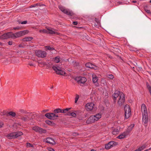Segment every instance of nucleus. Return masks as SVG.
Segmentation results:
<instances>
[{
    "label": "nucleus",
    "mask_w": 151,
    "mask_h": 151,
    "mask_svg": "<svg viewBox=\"0 0 151 151\" xmlns=\"http://www.w3.org/2000/svg\"><path fill=\"white\" fill-rule=\"evenodd\" d=\"M60 108H58L54 110L53 112L54 113H46L45 114V116L46 117L50 119H56L57 118L59 117V116L58 115H56L55 114L60 113Z\"/></svg>",
    "instance_id": "nucleus-1"
},
{
    "label": "nucleus",
    "mask_w": 151,
    "mask_h": 151,
    "mask_svg": "<svg viewBox=\"0 0 151 151\" xmlns=\"http://www.w3.org/2000/svg\"><path fill=\"white\" fill-rule=\"evenodd\" d=\"M23 135V133L21 131H17L10 133L7 135V137L9 139L17 138Z\"/></svg>",
    "instance_id": "nucleus-2"
},
{
    "label": "nucleus",
    "mask_w": 151,
    "mask_h": 151,
    "mask_svg": "<svg viewBox=\"0 0 151 151\" xmlns=\"http://www.w3.org/2000/svg\"><path fill=\"white\" fill-rule=\"evenodd\" d=\"M29 32V31L28 30H26L17 32L15 33H13L12 32V38H15L20 37L28 34Z\"/></svg>",
    "instance_id": "nucleus-3"
},
{
    "label": "nucleus",
    "mask_w": 151,
    "mask_h": 151,
    "mask_svg": "<svg viewBox=\"0 0 151 151\" xmlns=\"http://www.w3.org/2000/svg\"><path fill=\"white\" fill-rule=\"evenodd\" d=\"M124 116L126 119H128L131 115V110L129 106L126 104L124 107Z\"/></svg>",
    "instance_id": "nucleus-4"
},
{
    "label": "nucleus",
    "mask_w": 151,
    "mask_h": 151,
    "mask_svg": "<svg viewBox=\"0 0 151 151\" xmlns=\"http://www.w3.org/2000/svg\"><path fill=\"white\" fill-rule=\"evenodd\" d=\"M32 129L35 131L36 132L39 133L41 134H45L47 132V130L46 129L41 128L38 126L33 127Z\"/></svg>",
    "instance_id": "nucleus-5"
},
{
    "label": "nucleus",
    "mask_w": 151,
    "mask_h": 151,
    "mask_svg": "<svg viewBox=\"0 0 151 151\" xmlns=\"http://www.w3.org/2000/svg\"><path fill=\"white\" fill-rule=\"evenodd\" d=\"M35 54L36 56L38 57L42 58H45L47 55L45 51H42L41 50L36 51Z\"/></svg>",
    "instance_id": "nucleus-6"
},
{
    "label": "nucleus",
    "mask_w": 151,
    "mask_h": 151,
    "mask_svg": "<svg viewBox=\"0 0 151 151\" xmlns=\"http://www.w3.org/2000/svg\"><path fill=\"white\" fill-rule=\"evenodd\" d=\"M125 95L122 92L119 96V98L117 102L118 105L119 106H121L125 102Z\"/></svg>",
    "instance_id": "nucleus-7"
},
{
    "label": "nucleus",
    "mask_w": 151,
    "mask_h": 151,
    "mask_svg": "<svg viewBox=\"0 0 151 151\" xmlns=\"http://www.w3.org/2000/svg\"><path fill=\"white\" fill-rule=\"evenodd\" d=\"M12 32H7L2 35L0 36V39L4 40L10 38H12Z\"/></svg>",
    "instance_id": "nucleus-8"
},
{
    "label": "nucleus",
    "mask_w": 151,
    "mask_h": 151,
    "mask_svg": "<svg viewBox=\"0 0 151 151\" xmlns=\"http://www.w3.org/2000/svg\"><path fill=\"white\" fill-rule=\"evenodd\" d=\"M134 126V124H131L130 126L128 127L126 131L123 132V134L125 135L126 137L129 134L131 131L133 129Z\"/></svg>",
    "instance_id": "nucleus-9"
},
{
    "label": "nucleus",
    "mask_w": 151,
    "mask_h": 151,
    "mask_svg": "<svg viewBox=\"0 0 151 151\" xmlns=\"http://www.w3.org/2000/svg\"><path fill=\"white\" fill-rule=\"evenodd\" d=\"M76 80L78 83L84 84L87 81V79L84 77L79 76L76 77Z\"/></svg>",
    "instance_id": "nucleus-10"
},
{
    "label": "nucleus",
    "mask_w": 151,
    "mask_h": 151,
    "mask_svg": "<svg viewBox=\"0 0 151 151\" xmlns=\"http://www.w3.org/2000/svg\"><path fill=\"white\" fill-rule=\"evenodd\" d=\"M117 144V143L115 142L110 141L105 145V148L106 150H108Z\"/></svg>",
    "instance_id": "nucleus-11"
},
{
    "label": "nucleus",
    "mask_w": 151,
    "mask_h": 151,
    "mask_svg": "<svg viewBox=\"0 0 151 151\" xmlns=\"http://www.w3.org/2000/svg\"><path fill=\"white\" fill-rule=\"evenodd\" d=\"M94 106V104L93 103H88L85 106L86 110L88 111H92Z\"/></svg>",
    "instance_id": "nucleus-12"
},
{
    "label": "nucleus",
    "mask_w": 151,
    "mask_h": 151,
    "mask_svg": "<svg viewBox=\"0 0 151 151\" xmlns=\"http://www.w3.org/2000/svg\"><path fill=\"white\" fill-rule=\"evenodd\" d=\"M52 68L56 72V74H57L64 75L65 73L64 71H62V70H59L57 67L55 66H52Z\"/></svg>",
    "instance_id": "nucleus-13"
},
{
    "label": "nucleus",
    "mask_w": 151,
    "mask_h": 151,
    "mask_svg": "<svg viewBox=\"0 0 151 151\" xmlns=\"http://www.w3.org/2000/svg\"><path fill=\"white\" fill-rule=\"evenodd\" d=\"M142 116L143 122H144V124H147L148 122V114H142Z\"/></svg>",
    "instance_id": "nucleus-14"
},
{
    "label": "nucleus",
    "mask_w": 151,
    "mask_h": 151,
    "mask_svg": "<svg viewBox=\"0 0 151 151\" xmlns=\"http://www.w3.org/2000/svg\"><path fill=\"white\" fill-rule=\"evenodd\" d=\"M32 118L30 115H25L22 116L21 117V119L24 122H28Z\"/></svg>",
    "instance_id": "nucleus-15"
},
{
    "label": "nucleus",
    "mask_w": 151,
    "mask_h": 151,
    "mask_svg": "<svg viewBox=\"0 0 151 151\" xmlns=\"http://www.w3.org/2000/svg\"><path fill=\"white\" fill-rule=\"evenodd\" d=\"M46 142L47 143H49L52 145H55V142L53 138L48 137L46 139Z\"/></svg>",
    "instance_id": "nucleus-16"
},
{
    "label": "nucleus",
    "mask_w": 151,
    "mask_h": 151,
    "mask_svg": "<svg viewBox=\"0 0 151 151\" xmlns=\"http://www.w3.org/2000/svg\"><path fill=\"white\" fill-rule=\"evenodd\" d=\"M93 116H91L86 121V122L87 124H90L94 123L95 121Z\"/></svg>",
    "instance_id": "nucleus-17"
},
{
    "label": "nucleus",
    "mask_w": 151,
    "mask_h": 151,
    "mask_svg": "<svg viewBox=\"0 0 151 151\" xmlns=\"http://www.w3.org/2000/svg\"><path fill=\"white\" fill-rule=\"evenodd\" d=\"M141 109L142 111V114H147V107L145 104H142Z\"/></svg>",
    "instance_id": "nucleus-18"
},
{
    "label": "nucleus",
    "mask_w": 151,
    "mask_h": 151,
    "mask_svg": "<svg viewBox=\"0 0 151 151\" xmlns=\"http://www.w3.org/2000/svg\"><path fill=\"white\" fill-rule=\"evenodd\" d=\"M75 112H72L70 113V112H69L68 111L67 113V114H65V115L69 116H72L74 117H76V113H77V112H78V111H73Z\"/></svg>",
    "instance_id": "nucleus-19"
},
{
    "label": "nucleus",
    "mask_w": 151,
    "mask_h": 151,
    "mask_svg": "<svg viewBox=\"0 0 151 151\" xmlns=\"http://www.w3.org/2000/svg\"><path fill=\"white\" fill-rule=\"evenodd\" d=\"M93 116L94 119L96 121L98 120L101 117V113H99L96 114Z\"/></svg>",
    "instance_id": "nucleus-20"
},
{
    "label": "nucleus",
    "mask_w": 151,
    "mask_h": 151,
    "mask_svg": "<svg viewBox=\"0 0 151 151\" xmlns=\"http://www.w3.org/2000/svg\"><path fill=\"white\" fill-rule=\"evenodd\" d=\"M86 66L90 68H94L96 66L90 62L86 63L85 64Z\"/></svg>",
    "instance_id": "nucleus-21"
},
{
    "label": "nucleus",
    "mask_w": 151,
    "mask_h": 151,
    "mask_svg": "<svg viewBox=\"0 0 151 151\" xmlns=\"http://www.w3.org/2000/svg\"><path fill=\"white\" fill-rule=\"evenodd\" d=\"M63 13L67 15L70 16H73L75 14L72 11H70L66 9L65 10V12H64Z\"/></svg>",
    "instance_id": "nucleus-22"
},
{
    "label": "nucleus",
    "mask_w": 151,
    "mask_h": 151,
    "mask_svg": "<svg viewBox=\"0 0 151 151\" xmlns=\"http://www.w3.org/2000/svg\"><path fill=\"white\" fill-rule=\"evenodd\" d=\"M33 38L32 37H27L22 39V41L23 42L30 41L33 40Z\"/></svg>",
    "instance_id": "nucleus-23"
},
{
    "label": "nucleus",
    "mask_w": 151,
    "mask_h": 151,
    "mask_svg": "<svg viewBox=\"0 0 151 151\" xmlns=\"http://www.w3.org/2000/svg\"><path fill=\"white\" fill-rule=\"evenodd\" d=\"M4 115H5L7 116H8V115H9L13 117H14L16 116V113L15 112L13 111H10L8 113H6Z\"/></svg>",
    "instance_id": "nucleus-24"
},
{
    "label": "nucleus",
    "mask_w": 151,
    "mask_h": 151,
    "mask_svg": "<svg viewBox=\"0 0 151 151\" xmlns=\"http://www.w3.org/2000/svg\"><path fill=\"white\" fill-rule=\"evenodd\" d=\"M121 93H120L119 91H118V93H117L115 92L113 94L112 96L113 98L116 99L118 96L119 97L120 95L121 94Z\"/></svg>",
    "instance_id": "nucleus-25"
},
{
    "label": "nucleus",
    "mask_w": 151,
    "mask_h": 151,
    "mask_svg": "<svg viewBox=\"0 0 151 151\" xmlns=\"http://www.w3.org/2000/svg\"><path fill=\"white\" fill-rule=\"evenodd\" d=\"M71 109V108H66L64 109H60V113H66L67 114L68 112Z\"/></svg>",
    "instance_id": "nucleus-26"
},
{
    "label": "nucleus",
    "mask_w": 151,
    "mask_h": 151,
    "mask_svg": "<svg viewBox=\"0 0 151 151\" xmlns=\"http://www.w3.org/2000/svg\"><path fill=\"white\" fill-rule=\"evenodd\" d=\"M119 130L118 128H115L113 129L112 133L114 135H116L119 134Z\"/></svg>",
    "instance_id": "nucleus-27"
},
{
    "label": "nucleus",
    "mask_w": 151,
    "mask_h": 151,
    "mask_svg": "<svg viewBox=\"0 0 151 151\" xmlns=\"http://www.w3.org/2000/svg\"><path fill=\"white\" fill-rule=\"evenodd\" d=\"M147 146L146 144L143 145L141 147H139L138 149H136L137 151H141L145 149Z\"/></svg>",
    "instance_id": "nucleus-28"
},
{
    "label": "nucleus",
    "mask_w": 151,
    "mask_h": 151,
    "mask_svg": "<svg viewBox=\"0 0 151 151\" xmlns=\"http://www.w3.org/2000/svg\"><path fill=\"white\" fill-rule=\"evenodd\" d=\"M146 85L147 86V88L148 90L150 93V95L151 96V86L149 85L148 82H146Z\"/></svg>",
    "instance_id": "nucleus-29"
},
{
    "label": "nucleus",
    "mask_w": 151,
    "mask_h": 151,
    "mask_svg": "<svg viewBox=\"0 0 151 151\" xmlns=\"http://www.w3.org/2000/svg\"><path fill=\"white\" fill-rule=\"evenodd\" d=\"M46 50H55V48L53 47H51L50 46H46L45 47Z\"/></svg>",
    "instance_id": "nucleus-30"
},
{
    "label": "nucleus",
    "mask_w": 151,
    "mask_h": 151,
    "mask_svg": "<svg viewBox=\"0 0 151 151\" xmlns=\"http://www.w3.org/2000/svg\"><path fill=\"white\" fill-rule=\"evenodd\" d=\"M126 137L125 136V135H124V134H123V133L117 136V138L119 139H122L125 138Z\"/></svg>",
    "instance_id": "nucleus-31"
},
{
    "label": "nucleus",
    "mask_w": 151,
    "mask_h": 151,
    "mask_svg": "<svg viewBox=\"0 0 151 151\" xmlns=\"http://www.w3.org/2000/svg\"><path fill=\"white\" fill-rule=\"evenodd\" d=\"M59 9L63 13L64 12H65V10L66 9H65V8L62 5H59L58 6Z\"/></svg>",
    "instance_id": "nucleus-32"
},
{
    "label": "nucleus",
    "mask_w": 151,
    "mask_h": 151,
    "mask_svg": "<svg viewBox=\"0 0 151 151\" xmlns=\"http://www.w3.org/2000/svg\"><path fill=\"white\" fill-rule=\"evenodd\" d=\"M49 33L50 34L59 35V33L57 32H54L51 29H49Z\"/></svg>",
    "instance_id": "nucleus-33"
},
{
    "label": "nucleus",
    "mask_w": 151,
    "mask_h": 151,
    "mask_svg": "<svg viewBox=\"0 0 151 151\" xmlns=\"http://www.w3.org/2000/svg\"><path fill=\"white\" fill-rule=\"evenodd\" d=\"M148 6L146 5L144 7V9L145 11L148 14L150 13V10L147 9Z\"/></svg>",
    "instance_id": "nucleus-34"
},
{
    "label": "nucleus",
    "mask_w": 151,
    "mask_h": 151,
    "mask_svg": "<svg viewBox=\"0 0 151 151\" xmlns=\"http://www.w3.org/2000/svg\"><path fill=\"white\" fill-rule=\"evenodd\" d=\"M54 61L56 63H58L60 62V58L58 57H56L54 59Z\"/></svg>",
    "instance_id": "nucleus-35"
},
{
    "label": "nucleus",
    "mask_w": 151,
    "mask_h": 151,
    "mask_svg": "<svg viewBox=\"0 0 151 151\" xmlns=\"http://www.w3.org/2000/svg\"><path fill=\"white\" fill-rule=\"evenodd\" d=\"M98 78L97 76H96L95 77H93V83H95L96 82H97V81H98Z\"/></svg>",
    "instance_id": "nucleus-36"
},
{
    "label": "nucleus",
    "mask_w": 151,
    "mask_h": 151,
    "mask_svg": "<svg viewBox=\"0 0 151 151\" xmlns=\"http://www.w3.org/2000/svg\"><path fill=\"white\" fill-rule=\"evenodd\" d=\"M27 147H34L33 145L30 143H27Z\"/></svg>",
    "instance_id": "nucleus-37"
},
{
    "label": "nucleus",
    "mask_w": 151,
    "mask_h": 151,
    "mask_svg": "<svg viewBox=\"0 0 151 151\" xmlns=\"http://www.w3.org/2000/svg\"><path fill=\"white\" fill-rule=\"evenodd\" d=\"M45 122L46 124L49 125L52 124L53 123L50 120H46L45 121Z\"/></svg>",
    "instance_id": "nucleus-38"
},
{
    "label": "nucleus",
    "mask_w": 151,
    "mask_h": 151,
    "mask_svg": "<svg viewBox=\"0 0 151 151\" xmlns=\"http://www.w3.org/2000/svg\"><path fill=\"white\" fill-rule=\"evenodd\" d=\"M108 77L110 79H112L114 78V76L112 74H109L108 75Z\"/></svg>",
    "instance_id": "nucleus-39"
},
{
    "label": "nucleus",
    "mask_w": 151,
    "mask_h": 151,
    "mask_svg": "<svg viewBox=\"0 0 151 151\" xmlns=\"http://www.w3.org/2000/svg\"><path fill=\"white\" fill-rule=\"evenodd\" d=\"M24 52L23 51H22L21 50H18L17 52V53L20 55H21Z\"/></svg>",
    "instance_id": "nucleus-40"
},
{
    "label": "nucleus",
    "mask_w": 151,
    "mask_h": 151,
    "mask_svg": "<svg viewBox=\"0 0 151 151\" xmlns=\"http://www.w3.org/2000/svg\"><path fill=\"white\" fill-rule=\"evenodd\" d=\"M79 95L77 94H76V97L75 98V103H76L77 102V101L79 99Z\"/></svg>",
    "instance_id": "nucleus-41"
},
{
    "label": "nucleus",
    "mask_w": 151,
    "mask_h": 151,
    "mask_svg": "<svg viewBox=\"0 0 151 151\" xmlns=\"http://www.w3.org/2000/svg\"><path fill=\"white\" fill-rule=\"evenodd\" d=\"M39 5V4L38 3H36V4H32L30 6V8H32V7H35Z\"/></svg>",
    "instance_id": "nucleus-42"
},
{
    "label": "nucleus",
    "mask_w": 151,
    "mask_h": 151,
    "mask_svg": "<svg viewBox=\"0 0 151 151\" xmlns=\"http://www.w3.org/2000/svg\"><path fill=\"white\" fill-rule=\"evenodd\" d=\"M13 29H14V30H16V29L19 30V29H21V28L20 27H19L17 26V27H14Z\"/></svg>",
    "instance_id": "nucleus-43"
},
{
    "label": "nucleus",
    "mask_w": 151,
    "mask_h": 151,
    "mask_svg": "<svg viewBox=\"0 0 151 151\" xmlns=\"http://www.w3.org/2000/svg\"><path fill=\"white\" fill-rule=\"evenodd\" d=\"M113 48L114 49H112V50H113V51L114 52L117 51V52H119V49H118L117 48L113 47Z\"/></svg>",
    "instance_id": "nucleus-44"
},
{
    "label": "nucleus",
    "mask_w": 151,
    "mask_h": 151,
    "mask_svg": "<svg viewBox=\"0 0 151 151\" xmlns=\"http://www.w3.org/2000/svg\"><path fill=\"white\" fill-rule=\"evenodd\" d=\"M95 21L98 24H100V22L99 20L97 18H95Z\"/></svg>",
    "instance_id": "nucleus-45"
},
{
    "label": "nucleus",
    "mask_w": 151,
    "mask_h": 151,
    "mask_svg": "<svg viewBox=\"0 0 151 151\" xmlns=\"http://www.w3.org/2000/svg\"><path fill=\"white\" fill-rule=\"evenodd\" d=\"M78 24V22L77 21H74L73 22V24L74 25H76Z\"/></svg>",
    "instance_id": "nucleus-46"
},
{
    "label": "nucleus",
    "mask_w": 151,
    "mask_h": 151,
    "mask_svg": "<svg viewBox=\"0 0 151 151\" xmlns=\"http://www.w3.org/2000/svg\"><path fill=\"white\" fill-rule=\"evenodd\" d=\"M4 125V124L3 122L0 121V128H1Z\"/></svg>",
    "instance_id": "nucleus-47"
},
{
    "label": "nucleus",
    "mask_w": 151,
    "mask_h": 151,
    "mask_svg": "<svg viewBox=\"0 0 151 151\" xmlns=\"http://www.w3.org/2000/svg\"><path fill=\"white\" fill-rule=\"evenodd\" d=\"M27 21H25L23 22H21L22 24H26L27 23Z\"/></svg>",
    "instance_id": "nucleus-48"
},
{
    "label": "nucleus",
    "mask_w": 151,
    "mask_h": 151,
    "mask_svg": "<svg viewBox=\"0 0 151 151\" xmlns=\"http://www.w3.org/2000/svg\"><path fill=\"white\" fill-rule=\"evenodd\" d=\"M48 150L49 151H55L54 149L51 148H49Z\"/></svg>",
    "instance_id": "nucleus-49"
},
{
    "label": "nucleus",
    "mask_w": 151,
    "mask_h": 151,
    "mask_svg": "<svg viewBox=\"0 0 151 151\" xmlns=\"http://www.w3.org/2000/svg\"><path fill=\"white\" fill-rule=\"evenodd\" d=\"M78 134H79L76 133V132L73 133V136H77V135H78Z\"/></svg>",
    "instance_id": "nucleus-50"
},
{
    "label": "nucleus",
    "mask_w": 151,
    "mask_h": 151,
    "mask_svg": "<svg viewBox=\"0 0 151 151\" xmlns=\"http://www.w3.org/2000/svg\"><path fill=\"white\" fill-rule=\"evenodd\" d=\"M12 41H9L8 42V45H12Z\"/></svg>",
    "instance_id": "nucleus-51"
},
{
    "label": "nucleus",
    "mask_w": 151,
    "mask_h": 151,
    "mask_svg": "<svg viewBox=\"0 0 151 151\" xmlns=\"http://www.w3.org/2000/svg\"><path fill=\"white\" fill-rule=\"evenodd\" d=\"M21 112L22 113H25V114L27 113V112L26 111L24 112V110H22L21 111Z\"/></svg>",
    "instance_id": "nucleus-52"
},
{
    "label": "nucleus",
    "mask_w": 151,
    "mask_h": 151,
    "mask_svg": "<svg viewBox=\"0 0 151 151\" xmlns=\"http://www.w3.org/2000/svg\"><path fill=\"white\" fill-rule=\"evenodd\" d=\"M113 101H114V103H116V99H115V98H113Z\"/></svg>",
    "instance_id": "nucleus-53"
},
{
    "label": "nucleus",
    "mask_w": 151,
    "mask_h": 151,
    "mask_svg": "<svg viewBox=\"0 0 151 151\" xmlns=\"http://www.w3.org/2000/svg\"><path fill=\"white\" fill-rule=\"evenodd\" d=\"M132 2L133 3H136L137 2V1L135 0H133L132 1Z\"/></svg>",
    "instance_id": "nucleus-54"
},
{
    "label": "nucleus",
    "mask_w": 151,
    "mask_h": 151,
    "mask_svg": "<svg viewBox=\"0 0 151 151\" xmlns=\"http://www.w3.org/2000/svg\"><path fill=\"white\" fill-rule=\"evenodd\" d=\"M19 47H23L22 45L21 44H20L19 45Z\"/></svg>",
    "instance_id": "nucleus-55"
},
{
    "label": "nucleus",
    "mask_w": 151,
    "mask_h": 151,
    "mask_svg": "<svg viewBox=\"0 0 151 151\" xmlns=\"http://www.w3.org/2000/svg\"><path fill=\"white\" fill-rule=\"evenodd\" d=\"M17 22H18V23L21 24L22 22L21 21L18 20V21H17Z\"/></svg>",
    "instance_id": "nucleus-56"
},
{
    "label": "nucleus",
    "mask_w": 151,
    "mask_h": 151,
    "mask_svg": "<svg viewBox=\"0 0 151 151\" xmlns=\"http://www.w3.org/2000/svg\"><path fill=\"white\" fill-rule=\"evenodd\" d=\"M42 32H44V33H45L46 32V30H45V29H43L42 30Z\"/></svg>",
    "instance_id": "nucleus-57"
},
{
    "label": "nucleus",
    "mask_w": 151,
    "mask_h": 151,
    "mask_svg": "<svg viewBox=\"0 0 151 151\" xmlns=\"http://www.w3.org/2000/svg\"><path fill=\"white\" fill-rule=\"evenodd\" d=\"M29 65L30 66H33V65L32 64L29 63Z\"/></svg>",
    "instance_id": "nucleus-58"
},
{
    "label": "nucleus",
    "mask_w": 151,
    "mask_h": 151,
    "mask_svg": "<svg viewBox=\"0 0 151 151\" xmlns=\"http://www.w3.org/2000/svg\"><path fill=\"white\" fill-rule=\"evenodd\" d=\"M151 150V147L150 148L146 150H147V151H149V150Z\"/></svg>",
    "instance_id": "nucleus-59"
},
{
    "label": "nucleus",
    "mask_w": 151,
    "mask_h": 151,
    "mask_svg": "<svg viewBox=\"0 0 151 151\" xmlns=\"http://www.w3.org/2000/svg\"><path fill=\"white\" fill-rule=\"evenodd\" d=\"M148 73L151 76V71H148Z\"/></svg>",
    "instance_id": "nucleus-60"
},
{
    "label": "nucleus",
    "mask_w": 151,
    "mask_h": 151,
    "mask_svg": "<svg viewBox=\"0 0 151 151\" xmlns=\"http://www.w3.org/2000/svg\"><path fill=\"white\" fill-rule=\"evenodd\" d=\"M114 52V53L115 54L116 56H119V55H117V54H116L115 53V52Z\"/></svg>",
    "instance_id": "nucleus-61"
},
{
    "label": "nucleus",
    "mask_w": 151,
    "mask_h": 151,
    "mask_svg": "<svg viewBox=\"0 0 151 151\" xmlns=\"http://www.w3.org/2000/svg\"><path fill=\"white\" fill-rule=\"evenodd\" d=\"M90 151H96V150L93 149H92Z\"/></svg>",
    "instance_id": "nucleus-62"
},
{
    "label": "nucleus",
    "mask_w": 151,
    "mask_h": 151,
    "mask_svg": "<svg viewBox=\"0 0 151 151\" xmlns=\"http://www.w3.org/2000/svg\"><path fill=\"white\" fill-rule=\"evenodd\" d=\"M2 43L1 42H0V45L1 46H2Z\"/></svg>",
    "instance_id": "nucleus-63"
},
{
    "label": "nucleus",
    "mask_w": 151,
    "mask_h": 151,
    "mask_svg": "<svg viewBox=\"0 0 151 151\" xmlns=\"http://www.w3.org/2000/svg\"><path fill=\"white\" fill-rule=\"evenodd\" d=\"M2 55L1 52L0 51V55Z\"/></svg>",
    "instance_id": "nucleus-64"
}]
</instances>
